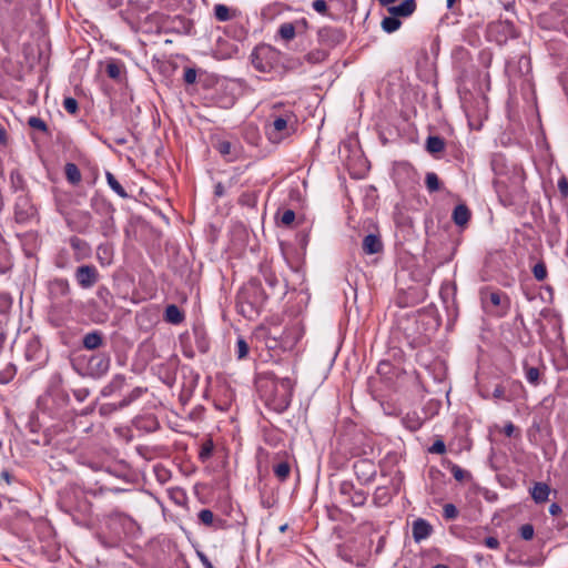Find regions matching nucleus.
<instances>
[{
	"instance_id": "nucleus-1",
	"label": "nucleus",
	"mask_w": 568,
	"mask_h": 568,
	"mask_svg": "<svg viewBox=\"0 0 568 568\" xmlns=\"http://www.w3.org/2000/svg\"><path fill=\"white\" fill-rule=\"evenodd\" d=\"M256 387L265 405L276 413L285 412L292 400L294 382L290 377H277L272 372L261 373Z\"/></svg>"
},
{
	"instance_id": "nucleus-2",
	"label": "nucleus",
	"mask_w": 568,
	"mask_h": 568,
	"mask_svg": "<svg viewBox=\"0 0 568 568\" xmlns=\"http://www.w3.org/2000/svg\"><path fill=\"white\" fill-rule=\"evenodd\" d=\"M282 57L283 54L280 50L270 44L262 43L253 49L250 60L256 71L272 73L281 71L283 67Z\"/></svg>"
},
{
	"instance_id": "nucleus-3",
	"label": "nucleus",
	"mask_w": 568,
	"mask_h": 568,
	"mask_svg": "<svg viewBox=\"0 0 568 568\" xmlns=\"http://www.w3.org/2000/svg\"><path fill=\"white\" fill-rule=\"evenodd\" d=\"M481 303L486 310L494 312L498 316H505L510 308L508 295L501 291H483Z\"/></svg>"
},
{
	"instance_id": "nucleus-4",
	"label": "nucleus",
	"mask_w": 568,
	"mask_h": 568,
	"mask_svg": "<svg viewBox=\"0 0 568 568\" xmlns=\"http://www.w3.org/2000/svg\"><path fill=\"white\" fill-rule=\"evenodd\" d=\"M14 221L18 224L30 223L38 215V210L31 201L28 193H22L17 196L13 205Z\"/></svg>"
},
{
	"instance_id": "nucleus-5",
	"label": "nucleus",
	"mask_w": 568,
	"mask_h": 568,
	"mask_svg": "<svg viewBox=\"0 0 568 568\" xmlns=\"http://www.w3.org/2000/svg\"><path fill=\"white\" fill-rule=\"evenodd\" d=\"M345 39V32L341 28L326 26L317 31V41L327 51L343 43Z\"/></svg>"
},
{
	"instance_id": "nucleus-6",
	"label": "nucleus",
	"mask_w": 568,
	"mask_h": 568,
	"mask_svg": "<svg viewBox=\"0 0 568 568\" xmlns=\"http://www.w3.org/2000/svg\"><path fill=\"white\" fill-rule=\"evenodd\" d=\"M110 363V356L105 353L91 355L87 361L85 374L93 378H100L108 373Z\"/></svg>"
},
{
	"instance_id": "nucleus-7",
	"label": "nucleus",
	"mask_w": 568,
	"mask_h": 568,
	"mask_svg": "<svg viewBox=\"0 0 568 568\" xmlns=\"http://www.w3.org/2000/svg\"><path fill=\"white\" fill-rule=\"evenodd\" d=\"M74 278L81 288L90 290L99 282L100 273L94 265L83 264L77 267Z\"/></svg>"
},
{
	"instance_id": "nucleus-8",
	"label": "nucleus",
	"mask_w": 568,
	"mask_h": 568,
	"mask_svg": "<svg viewBox=\"0 0 568 568\" xmlns=\"http://www.w3.org/2000/svg\"><path fill=\"white\" fill-rule=\"evenodd\" d=\"M353 470L362 485L371 484L377 474L376 465L367 458H362L353 464Z\"/></svg>"
},
{
	"instance_id": "nucleus-9",
	"label": "nucleus",
	"mask_w": 568,
	"mask_h": 568,
	"mask_svg": "<svg viewBox=\"0 0 568 568\" xmlns=\"http://www.w3.org/2000/svg\"><path fill=\"white\" fill-rule=\"evenodd\" d=\"M338 491L342 496L346 497L354 507H362L367 500V493L356 489L354 484L349 480H343L338 486Z\"/></svg>"
},
{
	"instance_id": "nucleus-10",
	"label": "nucleus",
	"mask_w": 568,
	"mask_h": 568,
	"mask_svg": "<svg viewBox=\"0 0 568 568\" xmlns=\"http://www.w3.org/2000/svg\"><path fill=\"white\" fill-rule=\"evenodd\" d=\"M69 226L81 234H88L92 226V216L89 211H78L68 220Z\"/></svg>"
},
{
	"instance_id": "nucleus-11",
	"label": "nucleus",
	"mask_w": 568,
	"mask_h": 568,
	"mask_svg": "<svg viewBox=\"0 0 568 568\" xmlns=\"http://www.w3.org/2000/svg\"><path fill=\"white\" fill-rule=\"evenodd\" d=\"M68 242L70 247L73 250V257L75 262L84 261L91 256L92 248L85 240L78 236H71Z\"/></svg>"
},
{
	"instance_id": "nucleus-12",
	"label": "nucleus",
	"mask_w": 568,
	"mask_h": 568,
	"mask_svg": "<svg viewBox=\"0 0 568 568\" xmlns=\"http://www.w3.org/2000/svg\"><path fill=\"white\" fill-rule=\"evenodd\" d=\"M417 9V3L415 0H404L402 3L397 6H389L387 11L389 14L395 16L397 18H408L410 17Z\"/></svg>"
},
{
	"instance_id": "nucleus-13",
	"label": "nucleus",
	"mask_w": 568,
	"mask_h": 568,
	"mask_svg": "<svg viewBox=\"0 0 568 568\" xmlns=\"http://www.w3.org/2000/svg\"><path fill=\"white\" fill-rule=\"evenodd\" d=\"M432 531V525L423 518H418L413 523L412 532L413 538L416 542H420L427 539L430 536Z\"/></svg>"
},
{
	"instance_id": "nucleus-14",
	"label": "nucleus",
	"mask_w": 568,
	"mask_h": 568,
	"mask_svg": "<svg viewBox=\"0 0 568 568\" xmlns=\"http://www.w3.org/2000/svg\"><path fill=\"white\" fill-rule=\"evenodd\" d=\"M362 250L365 254L372 255L383 251V242L377 234H367L362 242Z\"/></svg>"
},
{
	"instance_id": "nucleus-15",
	"label": "nucleus",
	"mask_w": 568,
	"mask_h": 568,
	"mask_svg": "<svg viewBox=\"0 0 568 568\" xmlns=\"http://www.w3.org/2000/svg\"><path fill=\"white\" fill-rule=\"evenodd\" d=\"M91 207L98 215L102 217L113 215L115 212L114 206L101 196H93L91 199Z\"/></svg>"
},
{
	"instance_id": "nucleus-16",
	"label": "nucleus",
	"mask_w": 568,
	"mask_h": 568,
	"mask_svg": "<svg viewBox=\"0 0 568 568\" xmlns=\"http://www.w3.org/2000/svg\"><path fill=\"white\" fill-rule=\"evenodd\" d=\"M215 150L226 158L229 161H234L239 155V146L235 143H232L226 140L217 141L214 145Z\"/></svg>"
},
{
	"instance_id": "nucleus-17",
	"label": "nucleus",
	"mask_w": 568,
	"mask_h": 568,
	"mask_svg": "<svg viewBox=\"0 0 568 568\" xmlns=\"http://www.w3.org/2000/svg\"><path fill=\"white\" fill-rule=\"evenodd\" d=\"M103 334L100 331L89 332L82 338V345L88 351L98 349L103 345Z\"/></svg>"
},
{
	"instance_id": "nucleus-18",
	"label": "nucleus",
	"mask_w": 568,
	"mask_h": 568,
	"mask_svg": "<svg viewBox=\"0 0 568 568\" xmlns=\"http://www.w3.org/2000/svg\"><path fill=\"white\" fill-rule=\"evenodd\" d=\"M194 343L200 353L205 354L210 349V339L202 326L193 328Z\"/></svg>"
},
{
	"instance_id": "nucleus-19",
	"label": "nucleus",
	"mask_w": 568,
	"mask_h": 568,
	"mask_svg": "<svg viewBox=\"0 0 568 568\" xmlns=\"http://www.w3.org/2000/svg\"><path fill=\"white\" fill-rule=\"evenodd\" d=\"M50 294L67 297L71 294V286L67 278H55L50 284Z\"/></svg>"
},
{
	"instance_id": "nucleus-20",
	"label": "nucleus",
	"mask_w": 568,
	"mask_h": 568,
	"mask_svg": "<svg viewBox=\"0 0 568 568\" xmlns=\"http://www.w3.org/2000/svg\"><path fill=\"white\" fill-rule=\"evenodd\" d=\"M125 381L126 379L124 375L116 374L115 376H113L110 383L102 388V396L108 397L120 392L124 387Z\"/></svg>"
},
{
	"instance_id": "nucleus-21",
	"label": "nucleus",
	"mask_w": 568,
	"mask_h": 568,
	"mask_svg": "<svg viewBox=\"0 0 568 568\" xmlns=\"http://www.w3.org/2000/svg\"><path fill=\"white\" fill-rule=\"evenodd\" d=\"M506 393L509 397V403L518 399L524 393V385L518 379L506 378L504 379Z\"/></svg>"
},
{
	"instance_id": "nucleus-22",
	"label": "nucleus",
	"mask_w": 568,
	"mask_h": 568,
	"mask_svg": "<svg viewBox=\"0 0 568 568\" xmlns=\"http://www.w3.org/2000/svg\"><path fill=\"white\" fill-rule=\"evenodd\" d=\"M550 487L546 483H536L530 489L531 498L537 504H542L548 500Z\"/></svg>"
},
{
	"instance_id": "nucleus-23",
	"label": "nucleus",
	"mask_w": 568,
	"mask_h": 568,
	"mask_svg": "<svg viewBox=\"0 0 568 568\" xmlns=\"http://www.w3.org/2000/svg\"><path fill=\"white\" fill-rule=\"evenodd\" d=\"M393 496L387 486H378L373 494V503L377 507L388 505Z\"/></svg>"
},
{
	"instance_id": "nucleus-24",
	"label": "nucleus",
	"mask_w": 568,
	"mask_h": 568,
	"mask_svg": "<svg viewBox=\"0 0 568 568\" xmlns=\"http://www.w3.org/2000/svg\"><path fill=\"white\" fill-rule=\"evenodd\" d=\"M287 129V119L284 116H277L274 119L268 129V135L272 141L281 139V133Z\"/></svg>"
},
{
	"instance_id": "nucleus-25",
	"label": "nucleus",
	"mask_w": 568,
	"mask_h": 568,
	"mask_svg": "<svg viewBox=\"0 0 568 568\" xmlns=\"http://www.w3.org/2000/svg\"><path fill=\"white\" fill-rule=\"evenodd\" d=\"M453 221L458 226H464L470 219V211L465 204H458L453 211Z\"/></svg>"
},
{
	"instance_id": "nucleus-26",
	"label": "nucleus",
	"mask_w": 568,
	"mask_h": 568,
	"mask_svg": "<svg viewBox=\"0 0 568 568\" xmlns=\"http://www.w3.org/2000/svg\"><path fill=\"white\" fill-rule=\"evenodd\" d=\"M145 388L143 387H135L133 388L126 396L123 397V399H121L118 404H113V408L114 409H122L124 407H128L129 405H131L133 402H135L136 399H139L144 393H145Z\"/></svg>"
},
{
	"instance_id": "nucleus-27",
	"label": "nucleus",
	"mask_w": 568,
	"mask_h": 568,
	"mask_svg": "<svg viewBox=\"0 0 568 568\" xmlns=\"http://www.w3.org/2000/svg\"><path fill=\"white\" fill-rule=\"evenodd\" d=\"M164 320L176 325L183 322L184 314L175 304H170L165 307Z\"/></svg>"
},
{
	"instance_id": "nucleus-28",
	"label": "nucleus",
	"mask_w": 568,
	"mask_h": 568,
	"mask_svg": "<svg viewBox=\"0 0 568 568\" xmlns=\"http://www.w3.org/2000/svg\"><path fill=\"white\" fill-rule=\"evenodd\" d=\"M328 58V51L326 49L318 48L311 50L308 53L304 55V60L310 64H320L323 63Z\"/></svg>"
},
{
	"instance_id": "nucleus-29",
	"label": "nucleus",
	"mask_w": 568,
	"mask_h": 568,
	"mask_svg": "<svg viewBox=\"0 0 568 568\" xmlns=\"http://www.w3.org/2000/svg\"><path fill=\"white\" fill-rule=\"evenodd\" d=\"M445 141L438 135H429L426 140V150L430 154H437L445 150Z\"/></svg>"
},
{
	"instance_id": "nucleus-30",
	"label": "nucleus",
	"mask_w": 568,
	"mask_h": 568,
	"mask_svg": "<svg viewBox=\"0 0 568 568\" xmlns=\"http://www.w3.org/2000/svg\"><path fill=\"white\" fill-rule=\"evenodd\" d=\"M10 187L13 192L26 191L27 183L19 170H12L10 172Z\"/></svg>"
},
{
	"instance_id": "nucleus-31",
	"label": "nucleus",
	"mask_w": 568,
	"mask_h": 568,
	"mask_svg": "<svg viewBox=\"0 0 568 568\" xmlns=\"http://www.w3.org/2000/svg\"><path fill=\"white\" fill-rule=\"evenodd\" d=\"M100 231L105 237H112L116 234V226L113 215L102 217L100 223Z\"/></svg>"
},
{
	"instance_id": "nucleus-32",
	"label": "nucleus",
	"mask_w": 568,
	"mask_h": 568,
	"mask_svg": "<svg viewBox=\"0 0 568 568\" xmlns=\"http://www.w3.org/2000/svg\"><path fill=\"white\" fill-rule=\"evenodd\" d=\"M261 273H262V276H263L265 283L268 285L272 293H274L280 284V280L276 276V274L268 266H262Z\"/></svg>"
},
{
	"instance_id": "nucleus-33",
	"label": "nucleus",
	"mask_w": 568,
	"mask_h": 568,
	"mask_svg": "<svg viewBox=\"0 0 568 568\" xmlns=\"http://www.w3.org/2000/svg\"><path fill=\"white\" fill-rule=\"evenodd\" d=\"M97 258L101 265H109L112 261V248L109 244L102 243L97 247Z\"/></svg>"
},
{
	"instance_id": "nucleus-34",
	"label": "nucleus",
	"mask_w": 568,
	"mask_h": 568,
	"mask_svg": "<svg viewBox=\"0 0 568 568\" xmlns=\"http://www.w3.org/2000/svg\"><path fill=\"white\" fill-rule=\"evenodd\" d=\"M54 265L58 268L65 270L72 266V261L67 248H61L54 257Z\"/></svg>"
},
{
	"instance_id": "nucleus-35",
	"label": "nucleus",
	"mask_w": 568,
	"mask_h": 568,
	"mask_svg": "<svg viewBox=\"0 0 568 568\" xmlns=\"http://www.w3.org/2000/svg\"><path fill=\"white\" fill-rule=\"evenodd\" d=\"M402 423L407 429L412 432L418 430L423 425V420L416 413L406 414V416L403 417Z\"/></svg>"
},
{
	"instance_id": "nucleus-36",
	"label": "nucleus",
	"mask_w": 568,
	"mask_h": 568,
	"mask_svg": "<svg viewBox=\"0 0 568 568\" xmlns=\"http://www.w3.org/2000/svg\"><path fill=\"white\" fill-rule=\"evenodd\" d=\"M106 182L110 189L115 192L120 197L128 199L129 194L124 190V187L119 183L115 176L111 172L105 173Z\"/></svg>"
},
{
	"instance_id": "nucleus-37",
	"label": "nucleus",
	"mask_w": 568,
	"mask_h": 568,
	"mask_svg": "<svg viewBox=\"0 0 568 568\" xmlns=\"http://www.w3.org/2000/svg\"><path fill=\"white\" fill-rule=\"evenodd\" d=\"M277 34L284 40V41H291L295 38L296 34V28L295 24L292 22H284L278 27Z\"/></svg>"
},
{
	"instance_id": "nucleus-38",
	"label": "nucleus",
	"mask_w": 568,
	"mask_h": 568,
	"mask_svg": "<svg viewBox=\"0 0 568 568\" xmlns=\"http://www.w3.org/2000/svg\"><path fill=\"white\" fill-rule=\"evenodd\" d=\"M381 26L386 33H393L400 28L402 22L397 17L390 14L382 20Z\"/></svg>"
},
{
	"instance_id": "nucleus-39",
	"label": "nucleus",
	"mask_w": 568,
	"mask_h": 568,
	"mask_svg": "<svg viewBox=\"0 0 568 568\" xmlns=\"http://www.w3.org/2000/svg\"><path fill=\"white\" fill-rule=\"evenodd\" d=\"M524 373L526 381L537 386L539 384L540 371L538 367L529 366L526 362L524 363Z\"/></svg>"
},
{
	"instance_id": "nucleus-40",
	"label": "nucleus",
	"mask_w": 568,
	"mask_h": 568,
	"mask_svg": "<svg viewBox=\"0 0 568 568\" xmlns=\"http://www.w3.org/2000/svg\"><path fill=\"white\" fill-rule=\"evenodd\" d=\"M67 180L75 185L81 181V172L74 163H67L64 168Z\"/></svg>"
},
{
	"instance_id": "nucleus-41",
	"label": "nucleus",
	"mask_w": 568,
	"mask_h": 568,
	"mask_svg": "<svg viewBox=\"0 0 568 568\" xmlns=\"http://www.w3.org/2000/svg\"><path fill=\"white\" fill-rule=\"evenodd\" d=\"M426 189L429 193H434L440 190L442 183L438 175L435 172H427L425 176Z\"/></svg>"
},
{
	"instance_id": "nucleus-42",
	"label": "nucleus",
	"mask_w": 568,
	"mask_h": 568,
	"mask_svg": "<svg viewBox=\"0 0 568 568\" xmlns=\"http://www.w3.org/2000/svg\"><path fill=\"white\" fill-rule=\"evenodd\" d=\"M274 475L281 481H285L291 473V466L287 462H280L278 464L273 466Z\"/></svg>"
},
{
	"instance_id": "nucleus-43",
	"label": "nucleus",
	"mask_w": 568,
	"mask_h": 568,
	"mask_svg": "<svg viewBox=\"0 0 568 568\" xmlns=\"http://www.w3.org/2000/svg\"><path fill=\"white\" fill-rule=\"evenodd\" d=\"M214 17L217 21L225 22L232 19L231 10L227 6L217 3L213 8Z\"/></svg>"
},
{
	"instance_id": "nucleus-44",
	"label": "nucleus",
	"mask_w": 568,
	"mask_h": 568,
	"mask_svg": "<svg viewBox=\"0 0 568 568\" xmlns=\"http://www.w3.org/2000/svg\"><path fill=\"white\" fill-rule=\"evenodd\" d=\"M123 64L118 61H111L106 64L105 72L109 78L120 80L122 75Z\"/></svg>"
},
{
	"instance_id": "nucleus-45",
	"label": "nucleus",
	"mask_w": 568,
	"mask_h": 568,
	"mask_svg": "<svg viewBox=\"0 0 568 568\" xmlns=\"http://www.w3.org/2000/svg\"><path fill=\"white\" fill-rule=\"evenodd\" d=\"M491 398L495 402L505 400L509 403V397L506 393V386L504 384V381L495 385L494 390L491 393Z\"/></svg>"
},
{
	"instance_id": "nucleus-46",
	"label": "nucleus",
	"mask_w": 568,
	"mask_h": 568,
	"mask_svg": "<svg viewBox=\"0 0 568 568\" xmlns=\"http://www.w3.org/2000/svg\"><path fill=\"white\" fill-rule=\"evenodd\" d=\"M213 450H214L213 440L212 439H206L201 445L200 453H199V458L202 462L207 460L212 456Z\"/></svg>"
},
{
	"instance_id": "nucleus-47",
	"label": "nucleus",
	"mask_w": 568,
	"mask_h": 568,
	"mask_svg": "<svg viewBox=\"0 0 568 568\" xmlns=\"http://www.w3.org/2000/svg\"><path fill=\"white\" fill-rule=\"evenodd\" d=\"M17 373V368L13 364H8L1 372H0V384H8L12 381Z\"/></svg>"
},
{
	"instance_id": "nucleus-48",
	"label": "nucleus",
	"mask_w": 568,
	"mask_h": 568,
	"mask_svg": "<svg viewBox=\"0 0 568 568\" xmlns=\"http://www.w3.org/2000/svg\"><path fill=\"white\" fill-rule=\"evenodd\" d=\"M250 347L246 343L245 338L242 336H239L236 339V357L237 359H244L246 358L248 354Z\"/></svg>"
},
{
	"instance_id": "nucleus-49",
	"label": "nucleus",
	"mask_w": 568,
	"mask_h": 568,
	"mask_svg": "<svg viewBox=\"0 0 568 568\" xmlns=\"http://www.w3.org/2000/svg\"><path fill=\"white\" fill-rule=\"evenodd\" d=\"M39 352H41L39 342H37V341L30 342L28 344V346H27V349H26V357H27V359H29V361L38 359L39 358V355H38Z\"/></svg>"
},
{
	"instance_id": "nucleus-50",
	"label": "nucleus",
	"mask_w": 568,
	"mask_h": 568,
	"mask_svg": "<svg viewBox=\"0 0 568 568\" xmlns=\"http://www.w3.org/2000/svg\"><path fill=\"white\" fill-rule=\"evenodd\" d=\"M532 274H534V277L537 281L546 280V277H547V266H546V264L542 261L536 263L534 265V267H532Z\"/></svg>"
},
{
	"instance_id": "nucleus-51",
	"label": "nucleus",
	"mask_w": 568,
	"mask_h": 568,
	"mask_svg": "<svg viewBox=\"0 0 568 568\" xmlns=\"http://www.w3.org/2000/svg\"><path fill=\"white\" fill-rule=\"evenodd\" d=\"M450 471L457 481H463L464 479H469L471 477L469 471L463 469L458 465H453Z\"/></svg>"
},
{
	"instance_id": "nucleus-52",
	"label": "nucleus",
	"mask_w": 568,
	"mask_h": 568,
	"mask_svg": "<svg viewBox=\"0 0 568 568\" xmlns=\"http://www.w3.org/2000/svg\"><path fill=\"white\" fill-rule=\"evenodd\" d=\"M28 124L32 129L39 130V131L44 132V133L48 132L47 123L42 119H40L38 116H30L28 119Z\"/></svg>"
},
{
	"instance_id": "nucleus-53",
	"label": "nucleus",
	"mask_w": 568,
	"mask_h": 568,
	"mask_svg": "<svg viewBox=\"0 0 568 568\" xmlns=\"http://www.w3.org/2000/svg\"><path fill=\"white\" fill-rule=\"evenodd\" d=\"M199 519L203 525L211 527L214 523V514L210 509H202L199 513Z\"/></svg>"
},
{
	"instance_id": "nucleus-54",
	"label": "nucleus",
	"mask_w": 568,
	"mask_h": 568,
	"mask_svg": "<svg viewBox=\"0 0 568 568\" xmlns=\"http://www.w3.org/2000/svg\"><path fill=\"white\" fill-rule=\"evenodd\" d=\"M63 108L68 113L75 114L79 110V104L74 98L68 97L63 100Z\"/></svg>"
},
{
	"instance_id": "nucleus-55",
	"label": "nucleus",
	"mask_w": 568,
	"mask_h": 568,
	"mask_svg": "<svg viewBox=\"0 0 568 568\" xmlns=\"http://www.w3.org/2000/svg\"><path fill=\"white\" fill-rule=\"evenodd\" d=\"M443 516L447 520H454L458 516V510L455 505L446 504L443 508Z\"/></svg>"
},
{
	"instance_id": "nucleus-56",
	"label": "nucleus",
	"mask_w": 568,
	"mask_h": 568,
	"mask_svg": "<svg viewBox=\"0 0 568 568\" xmlns=\"http://www.w3.org/2000/svg\"><path fill=\"white\" fill-rule=\"evenodd\" d=\"M295 220V212L293 210H285L280 216V223L284 226H290Z\"/></svg>"
},
{
	"instance_id": "nucleus-57",
	"label": "nucleus",
	"mask_w": 568,
	"mask_h": 568,
	"mask_svg": "<svg viewBox=\"0 0 568 568\" xmlns=\"http://www.w3.org/2000/svg\"><path fill=\"white\" fill-rule=\"evenodd\" d=\"M535 529L531 524H525L519 528V535L524 540H530L534 538Z\"/></svg>"
},
{
	"instance_id": "nucleus-58",
	"label": "nucleus",
	"mask_w": 568,
	"mask_h": 568,
	"mask_svg": "<svg viewBox=\"0 0 568 568\" xmlns=\"http://www.w3.org/2000/svg\"><path fill=\"white\" fill-rule=\"evenodd\" d=\"M428 452L432 454H438L442 455L446 452V445L443 440H436L434 444L428 448Z\"/></svg>"
},
{
	"instance_id": "nucleus-59",
	"label": "nucleus",
	"mask_w": 568,
	"mask_h": 568,
	"mask_svg": "<svg viewBox=\"0 0 568 568\" xmlns=\"http://www.w3.org/2000/svg\"><path fill=\"white\" fill-rule=\"evenodd\" d=\"M183 80L187 84H193L196 81V70L193 68H186L184 70Z\"/></svg>"
},
{
	"instance_id": "nucleus-60",
	"label": "nucleus",
	"mask_w": 568,
	"mask_h": 568,
	"mask_svg": "<svg viewBox=\"0 0 568 568\" xmlns=\"http://www.w3.org/2000/svg\"><path fill=\"white\" fill-rule=\"evenodd\" d=\"M312 8L316 12L324 14L327 11V3L325 0H314L312 2Z\"/></svg>"
},
{
	"instance_id": "nucleus-61",
	"label": "nucleus",
	"mask_w": 568,
	"mask_h": 568,
	"mask_svg": "<svg viewBox=\"0 0 568 568\" xmlns=\"http://www.w3.org/2000/svg\"><path fill=\"white\" fill-rule=\"evenodd\" d=\"M73 395L75 399L81 403L88 398V396L90 395V390L84 387L78 388L73 390Z\"/></svg>"
},
{
	"instance_id": "nucleus-62",
	"label": "nucleus",
	"mask_w": 568,
	"mask_h": 568,
	"mask_svg": "<svg viewBox=\"0 0 568 568\" xmlns=\"http://www.w3.org/2000/svg\"><path fill=\"white\" fill-rule=\"evenodd\" d=\"M484 544L489 549H497L499 547V540L493 536L486 537Z\"/></svg>"
},
{
	"instance_id": "nucleus-63",
	"label": "nucleus",
	"mask_w": 568,
	"mask_h": 568,
	"mask_svg": "<svg viewBox=\"0 0 568 568\" xmlns=\"http://www.w3.org/2000/svg\"><path fill=\"white\" fill-rule=\"evenodd\" d=\"M196 554L204 568H214V566L212 565V562L204 552L197 551Z\"/></svg>"
},
{
	"instance_id": "nucleus-64",
	"label": "nucleus",
	"mask_w": 568,
	"mask_h": 568,
	"mask_svg": "<svg viewBox=\"0 0 568 568\" xmlns=\"http://www.w3.org/2000/svg\"><path fill=\"white\" fill-rule=\"evenodd\" d=\"M515 430H516V427H515V425H514L511 422L507 423V424L504 426V434H505L507 437H511V436L514 435Z\"/></svg>"
}]
</instances>
